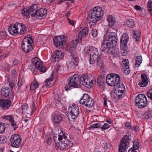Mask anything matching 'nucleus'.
Returning <instances> with one entry per match:
<instances>
[{"label": "nucleus", "instance_id": "nucleus-13", "mask_svg": "<svg viewBox=\"0 0 152 152\" xmlns=\"http://www.w3.org/2000/svg\"><path fill=\"white\" fill-rule=\"evenodd\" d=\"M130 139L129 136L124 135L121 141V144L119 147L118 150H123L125 151L128 148V145H129V140Z\"/></svg>", "mask_w": 152, "mask_h": 152}, {"label": "nucleus", "instance_id": "nucleus-31", "mask_svg": "<svg viewBox=\"0 0 152 152\" xmlns=\"http://www.w3.org/2000/svg\"><path fill=\"white\" fill-rule=\"evenodd\" d=\"M55 104H56V106H59L60 104H62L65 101V100H63V99H61L57 95L54 98Z\"/></svg>", "mask_w": 152, "mask_h": 152}, {"label": "nucleus", "instance_id": "nucleus-30", "mask_svg": "<svg viewBox=\"0 0 152 152\" xmlns=\"http://www.w3.org/2000/svg\"><path fill=\"white\" fill-rule=\"evenodd\" d=\"M88 77V76L86 75L85 74H82L80 77V79H79V85H80L81 84L83 86H86L87 85V83H88L85 82V79L86 78Z\"/></svg>", "mask_w": 152, "mask_h": 152}, {"label": "nucleus", "instance_id": "nucleus-36", "mask_svg": "<svg viewBox=\"0 0 152 152\" xmlns=\"http://www.w3.org/2000/svg\"><path fill=\"white\" fill-rule=\"evenodd\" d=\"M142 61V58L141 56H138L136 57L135 68H138Z\"/></svg>", "mask_w": 152, "mask_h": 152}, {"label": "nucleus", "instance_id": "nucleus-21", "mask_svg": "<svg viewBox=\"0 0 152 152\" xmlns=\"http://www.w3.org/2000/svg\"><path fill=\"white\" fill-rule=\"evenodd\" d=\"M1 106L3 109L6 110L11 105V102L8 99H1L0 100Z\"/></svg>", "mask_w": 152, "mask_h": 152}, {"label": "nucleus", "instance_id": "nucleus-37", "mask_svg": "<svg viewBox=\"0 0 152 152\" xmlns=\"http://www.w3.org/2000/svg\"><path fill=\"white\" fill-rule=\"evenodd\" d=\"M10 140L16 141L18 142H21V140L20 136L18 134H14L12 135L10 138Z\"/></svg>", "mask_w": 152, "mask_h": 152}, {"label": "nucleus", "instance_id": "nucleus-46", "mask_svg": "<svg viewBox=\"0 0 152 152\" xmlns=\"http://www.w3.org/2000/svg\"><path fill=\"white\" fill-rule=\"evenodd\" d=\"M78 65V64L75 63L73 61H70L68 64V66L70 67L71 69L75 68Z\"/></svg>", "mask_w": 152, "mask_h": 152}, {"label": "nucleus", "instance_id": "nucleus-28", "mask_svg": "<svg viewBox=\"0 0 152 152\" xmlns=\"http://www.w3.org/2000/svg\"><path fill=\"white\" fill-rule=\"evenodd\" d=\"M62 120V117L60 114H57L54 116L53 118V122L55 124H58Z\"/></svg>", "mask_w": 152, "mask_h": 152}, {"label": "nucleus", "instance_id": "nucleus-10", "mask_svg": "<svg viewBox=\"0 0 152 152\" xmlns=\"http://www.w3.org/2000/svg\"><path fill=\"white\" fill-rule=\"evenodd\" d=\"M104 38L110 42L113 45H116L118 41V38L116 32H110L107 31V34L104 35Z\"/></svg>", "mask_w": 152, "mask_h": 152}, {"label": "nucleus", "instance_id": "nucleus-23", "mask_svg": "<svg viewBox=\"0 0 152 152\" xmlns=\"http://www.w3.org/2000/svg\"><path fill=\"white\" fill-rule=\"evenodd\" d=\"M29 13L31 16H36L37 11H38L37 5L34 4L32 5L28 9Z\"/></svg>", "mask_w": 152, "mask_h": 152}, {"label": "nucleus", "instance_id": "nucleus-57", "mask_svg": "<svg viewBox=\"0 0 152 152\" xmlns=\"http://www.w3.org/2000/svg\"><path fill=\"white\" fill-rule=\"evenodd\" d=\"M68 48L69 50L70 51H71L70 52V53H71V54H72H72H73V53L74 54V51L75 50V48H74V46L71 47L69 45Z\"/></svg>", "mask_w": 152, "mask_h": 152}, {"label": "nucleus", "instance_id": "nucleus-45", "mask_svg": "<svg viewBox=\"0 0 152 152\" xmlns=\"http://www.w3.org/2000/svg\"><path fill=\"white\" fill-rule=\"evenodd\" d=\"M126 24L129 27L132 28L133 26V20L130 19L127 20L126 22Z\"/></svg>", "mask_w": 152, "mask_h": 152}, {"label": "nucleus", "instance_id": "nucleus-12", "mask_svg": "<svg viewBox=\"0 0 152 152\" xmlns=\"http://www.w3.org/2000/svg\"><path fill=\"white\" fill-rule=\"evenodd\" d=\"M31 61L32 64L41 72H45L46 71V69L45 67L43 66L42 65V63L40 61L38 58L35 57L33 58Z\"/></svg>", "mask_w": 152, "mask_h": 152}, {"label": "nucleus", "instance_id": "nucleus-29", "mask_svg": "<svg viewBox=\"0 0 152 152\" xmlns=\"http://www.w3.org/2000/svg\"><path fill=\"white\" fill-rule=\"evenodd\" d=\"M85 82L88 83H87V85H86V86L88 88H91V87H93L96 83V80L94 79H91L88 77L86 78L85 79Z\"/></svg>", "mask_w": 152, "mask_h": 152}, {"label": "nucleus", "instance_id": "nucleus-39", "mask_svg": "<svg viewBox=\"0 0 152 152\" xmlns=\"http://www.w3.org/2000/svg\"><path fill=\"white\" fill-rule=\"evenodd\" d=\"M21 12L23 16L27 17L29 16V13L28 9L24 8L21 10Z\"/></svg>", "mask_w": 152, "mask_h": 152}, {"label": "nucleus", "instance_id": "nucleus-47", "mask_svg": "<svg viewBox=\"0 0 152 152\" xmlns=\"http://www.w3.org/2000/svg\"><path fill=\"white\" fill-rule=\"evenodd\" d=\"M147 8L149 12L152 11V1H148L147 4Z\"/></svg>", "mask_w": 152, "mask_h": 152}, {"label": "nucleus", "instance_id": "nucleus-33", "mask_svg": "<svg viewBox=\"0 0 152 152\" xmlns=\"http://www.w3.org/2000/svg\"><path fill=\"white\" fill-rule=\"evenodd\" d=\"M53 76H51L49 79H46L45 81V85L48 88L51 87L53 85Z\"/></svg>", "mask_w": 152, "mask_h": 152}, {"label": "nucleus", "instance_id": "nucleus-25", "mask_svg": "<svg viewBox=\"0 0 152 152\" xmlns=\"http://www.w3.org/2000/svg\"><path fill=\"white\" fill-rule=\"evenodd\" d=\"M113 44L109 47L108 49V52L110 54L114 55V56H115V55H118L119 53V50L118 49H115L114 48L116 45H113Z\"/></svg>", "mask_w": 152, "mask_h": 152}, {"label": "nucleus", "instance_id": "nucleus-16", "mask_svg": "<svg viewBox=\"0 0 152 152\" xmlns=\"http://www.w3.org/2000/svg\"><path fill=\"white\" fill-rule=\"evenodd\" d=\"M47 13V10L46 9L40 8L39 10H38L35 17L41 20L46 17Z\"/></svg>", "mask_w": 152, "mask_h": 152}, {"label": "nucleus", "instance_id": "nucleus-51", "mask_svg": "<svg viewBox=\"0 0 152 152\" xmlns=\"http://www.w3.org/2000/svg\"><path fill=\"white\" fill-rule=\"evenodd\" d=\"M11 68L10 66L7 63L4 64V65L3 67V69L6 71H9Z\"/></svg>", "mask_w": 152, "mask_h": 152}, {"label": "nucleus", "instance_id": "nucleus-18", "mask_svg": "<svg viewBox=\"0 0 152 152\" xmlns=\"http://www.w3.org/2000/svg\"><path fill=\"white\" fill-rule=\"evenodd\" d=\"M18 23H17L13 25L10 26L8 28V31L12 35H15L18 34Z\"/></svg>", "mask_w": 152, "mask_h": 152}, {"label": "nucleus", "instance_id": "nucleus-44", "mask_svg": "<svg viewBox=\"0 0 152 152\" xmlns=\"http://www.w3.org/2000/svg\"><path fill=\"white\" fill-rule=\"evenodd\" d=\"M101 125L100 123H95L92 124L89 127V129H93L94 128H98L101 127Z\"/></svg>", "mask_w": 152, "mask_h": 152}, {"label": "nucleus", "instance_id": "nucleus-55", "mask_svg": "<svg viewBox=\"0 0 152 152\" xmlns=\"http://www.w3.org/2000/svg\"><path fill=\"white\" fill-rule=\"evenodd\" d=\"M91 34L92 36L94 37H96L97 35V31L96 29H93L92 30Z\"/></svg>", "mask_w": 152, "mask_h": 152}, {"label": "nucleus", "instance_id": "nucleus-52", "mask_svg": "<svg viewBox=\"0 0 152 152\" xmlns=\"http://www.w3.org/2000/svg\"><path fill=\"white\" fill-rule=\"evenodd\" d=\"M110 125L107 123L104 124L102 126L101 128L102 131H103L107 129L110 128Z\"/></svg>", "mask_w": 152, "mask_h": 152}, {"label": "nucleus", "instance_id": "nucleus-40", "mask_svg": "<svg viewBox=\"0 0 152 152\" xmlns=\"http://www.w3.org/2000/svg\"><path fill=\"white\" fill-rule=\"evenodd\" d=\"M114 93L118 97L119 99L122 98L124 96L125 92H121L118 90H115Z\"/></svg>", "mask_w": 152, "mask_h": 152}, {"label": "nucleus", "instance_id": "nucleus-50", "mask_svg": "<svg viewBox=\"0 0 152 152\" xmlns=\"http://www.w3.org/2000/svg\"><path fill=\"white\" fill-rule=\"evenodd\" d=\"M5 128L4 124L1 122H0V133H2L4 131Z\"/></svg>", "mask_w": 152, "mask_h": 152}, {"label": "nucleus", "instance_id": "nucleus-9", "mask_svg": "<svg viewBox=\"0 0 152 152\" xmlns=\"http://www.w3.org/2000/svg\"><path fill=\"white\" fill-rule=\"evenodd\" d=\"M128 39L129 37L128 34H123L121 38L120 41L121 52L122 55L123 56H125L127 54L126 46Z\"/></svg>", "mask_w": 152, "mask_h": 152}, {"label": "nucleus", "instance_id": "nucleus-24", "mask_svg": "<svg viewBox=\"0 0 152 152\" xmlns=\"http://www.w3.org/2000/svg\"><path fill=\"white\" fill-rule=\"evenodd\" d=\"M110 42L104 38V40L101 43L102 46L101 48L102 50V51H104L106 50L107 48H108V49L109 47H110L112 45V44H110Z\"/></svg>", "mask_w": 152, "mask_h": 152}, {"label": "nucleus", "instance_id": "nucleus-38", "mask_svg": "<svg viewBox=\"0 0 152 152\" xmlns=\"http://www.w3.org/2000/svg\"><path fill=\"white\" fill-rule=\"evenodd\" d=\"M39 84L36 80L33 81L31 84L30 88L31 90H34L38 88Z\"/></svg>", "mask_w": 152, "mask_h": 152}, {"label": "nucleus", "instance_id": "nucleus-58", "mask_svg": "<svg viewBox=\"0 0 152 152\" xmlns=\"http://www.w3.org/2000/svg\"><path fill=\"white\" fill-rule=\"evenodd\" d=\"M124 67L123 70H124V74L125 75H127L129 74L130 72L129 66H128V67Z\"/></svg>", "mask_w": 152, "mask_h": 152}, {"label": "nucleus", "instance_id": "nucleus-60", "mask_svg": "<svg viewBox=\"0 0 152 152\" xmlns=\"http://www.w3.org/2000/svg\"><path fill=\"white\" fill-rule=\"evenodd\" d=\"M77 42H78L77 41V39H76L75 41L73 40L72 42L71 43V44L69 45L71 47L74 46V48H75L77 44Z\"/></svg>", "mask_w": 152, "mask_h": 152}, {"label": "nucleus", "instance_id": "nucleus-4", "mask_svg": "<svg viewBox=\"0 0 152 152\" xmlns=\"http://www.w3.org/2000/svg\"><path fill=\"white\" fill-rule=\"evenodd\" d=\"M67 83L65 86L66 91L70 90L73 88L80 87L79 82V76L77 74H75L67 80Z\"/></svg>", "mask_w": 152, "mask_h": 152}, {"label": "nucleus", "instance_id": "nucleus-17", "mask_svg": "<svg viewBox=\"0 0 152 152\" xmlns=\"http://www.w3.org/2000/svg\"><path fill=\"white\" fill-rule=\"evenodd\" d=\"M148 82V79L146 75L144 74L141 75V80L139 83V85L141 87L146 86Z\"/></svg>", "mask_w": 152, "mask_h": 152}, {"label": "nucleus", "instance_id": "nucleus-34", "mask_svg": "<svg viewBox=\"0 0 152 152\" xmlns=\"http://www.w3.org/2000/svg\"><path fill=\"white\" fill-rule=\"evenodd\" d=\"M116 86H117V88L115 90L120 91V92H125L126 91L125 88L124 84L123 83H119Z\"/></svg>", "mask_w": 152, "mask_h": 152}, {"label": "nucleus", "instance_id": "nucleus-62", "mask_svg": "<svg viewBox=\"0 0 152 152\" xmlns=\"http://www.w3.org/2000/svg\"><path fill=\"white\" fill-rule=\"evenodd\" d=\"M0 35L3 38H5L7 36L6 33L5 31H2L0 32Z\"/></svg>", "mask_w": 152, "mask_h": 152}, {"label": "nucleus", "instance_id": "nucleus-3", "mask_svg": "<svg viewBox=\"0 0 152 152\" xmlns=\"http://www.w3.org/2000/svg\"><path fill=\"white\" fill-rule=\"evenodd\" d=\"M58 136L57 139V137L54 138L55 147L57 150L58 149L63 150L68 147H70L72 146V143H71L70 141L68 140L65 135L62 136L58 135Z\"/></svg>", "mask_w": 152, "mask_h": 152}, {"label": "nucleus", "instance_id": "nucleus-8", "mask_svg": "<svg viewBox=\"0 0 152 152\" xmlns=\"http://www.w3.org/2000/svg\"><path fill=\"white\" fill-rule=\"evenodd\" d=\"M80 103L86 107L91 108L94 106V102L88 94H85L80 100Z\"/></svg>", "mask_w": 152, "mask_h": 152}, {"label": "nucleus", "instance_id": "nucleus-19", "mask_svg": "<svg viewBox=\"0 0 152 152\" xmlns=\"http://www.w3.org/2000/svg\"><path fill=\"white\" fill-rule=\"evenodd\" d=\"M88 29L87 28H85L79 32L77 38L78 42H81L82 38L88 34Z\"/></svg>", "mask_w": 152, "mask_h": 152}, {"label": "nucleus", "instance_id": "nucleus-53", "mask_svg": "<svg viewBox=\"0 0 152 152\" xmlns=\"http://www.w3.org/2000/svg\"><path fill=\"white\" fill-rule=\"evenodd\" d=\"M63 70V66L60 65H59L57 69L56 72L58 73L61 74Z\"/></svg>", "mask_w": 152, "mask_h": 152}, {"label": "nucleus", "instance_id": "nucleus-6", "mask_svg": "<svg viewBox=\"0 0 152 152\" xmlns=\"http://www.w3.org/2000/svg\"><path fill=\"white\" fill-rule=\"evenodd\" d=\"M33 39L29 37H25L23 39L21 47L23 51L25 53H28L33 49Z\"/></svg>", "mask_w": 152, "mask_h": 152}, {"label": "nucleus", "instance_id": "nucleus-48", "mask_svg": "<svg viewBox=\"0 0 152 152\" xmlns=\"http://www.w3.org/2000/svg\"><path fill=\"white\" fill-rule=\"evenodd\" d=\"M7 138L3 136H0V143H4L7 142Z\"/></svg>", "mask_w": 152, "mask_h": 152}, {"label": "nucleus", "instance_id": "nucleus-59", "mask_svg": "<svg viewBox=\"0 0 152 152\" xmlns=\"http://www.w3.org/2000/svg\"><path fill=\"white\" fill-rule=\"evenodd\" d=\"M146 95L147 96L152 100V88L150 89L149 91L147 92Z\"/></svg>", "mask_w": 152, "mask_h": 152}, {"label": "nucleus", "instance_id": "nucleus-41", "mask_svg": "<svg viewBox=\"0 0 152 152\" xmlns=\"http://www.w3.org/2000/svg\"><path fill=\"white\" fill-rule=\"evenodd\" d=\"M28 105L26 104L23 105L20 108V110L22 111V113L24 114H26L28 113L27 111Z\"/></svg>", "mask_w": 152, "mask_h": 152}, {"label": "nucleus", "instance_id": "nucleus-2", "mask_svg": "<svg viewBox=\"0 0 152 152\" xmlns=\"http://www.w3.org/2000/svg\"><path fill=\"white\" fill-rule=\"evenodd\" d=\"M103 11L102 8L99 7H96L89 12L88 22L95 23L100 20L102 17Z\"/></svg>", "mask_w": 152, "mask_h": 152}, {"label": "nucleus", "instance_id": "nucleus-61", "mask_svg": "<svg viewBox=\"0 0 152 152\" xmlns=\"http://www.w3.org/2000/svg\"><path fill=\"white\" fill-rule=\"evenodd\" d=\"M135 113L136 117H137L138 118H142L141 112V111H135Z\"/></svg>", "mask_w": 152, "mask_h": 152}, {"label": "nucleus", "instance_id": "nucleus-27", "mask_svg": "<svg viewBox=\"0 0 152 152\" xmlns=\"http://www.w3.org/2000/svg\"><path fill=\"white\" fill-rule=\"evenodd\" d=\"M107 21L109 23V26L113 28L116 22L115 18L112 15H109L107 18Z\"/></svg>", "mask_w": 152, "mask_h": 152}, {"label": "nucleus", "instance_id": "nucleus-49", "mask_svg": "<svg viewBox=\"0 0 152 152\" xmlns=\"http://www.w3.org/2000/svg\"><path fill=\"white\" fill-rule=\"evenodd\" d=\"M24 81V79L23 77H19L17 85L19 88V87L22 85V83Z\"/></svg>", "mask_w": 152, "mask_h": 152}, {"label": "nucleus", "instance_id": "nucleus-42", "mask_svg": "<svg viewBox=\"0 0 152 152\" xmlns=\"http://www.w3.org/2000/svg\"><path fill=\"white\" fill-rule=\"evenodd\" d=\"M10 142H11L12 146L14 148H18L20 146V145L21 143V142H17L13 140H10Z\"/></svg>", "mask_w": 152, "mask_h": 152}, {"label": "nucleus", "instance_id": "nucleus-11", "mask_svg": "<svg viewBox=\"0 0 152 152\" xmlns=\"http://www.w3.org/2000/svg\"><path fill=\"white\" fill-rule=\"evenodd\" d=\"M68 112L71 118L74 120L79 115V108L75 104H70L68 108Z\"/></svg>", "mask_w": 152, "mask_h": 152}, {"label": "nucleus", "instance_id": "nucleus-15", "mask_svg": "<svg viewBox=\"0 0 152 152\" xmlns=\"http://www.w3.org/2000/svg\"><path fill=\"white\" fill-rule=\"evenodd\" d=\"M64 56L63 53L60 51L57 50L53 52L51 56V60L53 62L58 61Z\"/></svg>", "mask_w": 152, "mask_h": 152}, {"label": "nucleus", "instance_id": "nucleus-20", "mask_svg": "<svg viewBox=\"0 0 152 152\" xmlns=\"http://www.w3.org/2000/svg\"><path fill=\"white\" fill-rule=\"evenodd\" d=\"M10 90L9 88L6 87L2 88L0 92V94L2 97H6L8 98L9 97Z\"/></svg>", "mask_w": 152, "mask_h": 152}, {"label": "nucleus", "instance_id": "nucleus-64", "mask_svg": "<svg viewBox=\"0 0 152 152\" xmlns=\"http://www.w3.org/2000/svg\"><path fill=\"white\" fill-rule=\"evenodd\" d=\"M52 142V138L51 137L48 138L46 139V142L47 145H50Z\"/></svg>", "mask_w": 152, "mask_h": 152}, {"label": "nucleus", "instance_id": "nucleus-14", "mask_svg": "<svg viewBox=\"0 0 152 152\" xmlns=\"http://www.w3.org/2000/svg\"><path fill=\"white\" fill-rule=\"evenodd\" d=\"M64 36L56 37L53 39V43L56 47L61 46L66 44V41L65 40Z\"/></svg>", "mask_w": 152, "mask_h": 152}, {"label": "nucleus", "instance_id": "nucleus-63", "mask_svg": "<svg viewBox=\"0 0 152 152\" xmlns=\"http://www.w3.org/2000/svg\"><path fill=\"white\" fill-rule=\"evenodd\" d=\"M125 128L127 129H131V126L130 125V123L129 122H126L125 124Z\"/></svg>", "mask_w": 152, "mask_h": 152}, {"label": "nucleus", "instance_id": "nucleus-5", "mask_svg": "<svg viewBox=\"0 0 152 152\" xmlns=\"http://www.w3.org/2000/svg\"><path fill=\"white\" fill-rule=\"evenodd\" d=\"M120 76L118 74L111 73L106 77V81L107 84L110 86H116L120 83Z\"/></svg>", "mask_w": 152, "mask_h": 152}, {"label": "nucleus", "instance_id": "nucleus-35", "mask_svg": "<svg viewBox=\"0 0 152 152\" xmlns=\"http://www.w3.org/2000/svg\"><path fill=\"white\" fill-rule=\"evenodd\" d=\"M151 116V113L150 111L148 110L142 115V118L145 120L148 119Z\"/></svg>", "mask_w": 152, "mask_h": 152}, {"label": "nucleus", "instance_id": "nucleus-1", "mask_svg": "<svg viewBox=\"0 0 152 152\" xmlns=\"http://www.w3.org/2000/svg\"><path fill=\"white\" fill-rule=\"evenodd\" d=\"M86 53L90 54L89 62L90 64H93L96 60L97 65L100 67L103 66L104 62L102 59L98 56V52L96 48L93 46L87 47L85 48Z\"/></svg>", "mask_w": 152, "mask_h": 152}, {"label": "nucleus", "instance_id": "nucleus-32", "mask_svg": "<svg viewBox=\"0 0 152 152\" xmlns=\"http://www.w3.org/2000/svg\"><path fill=\"white\" fill-rule=\"evenodd\" d=\"M141 34V32L139 31H134V39H135L137 43L140 41V37Z\"/></svg>", "mask_w": 152, "mask_h": 152}, {"label": "nucleus", "instance_id": "nucleus-7", "mask_svg": "<svg viewBox=\"0 0 152 152\" xmlns=\"http://www.w3.org/2000/svg\"><path fill=\"white\" fill-rule=\"evenodd\" d=\"M135 105L140 108H142L148 105V101L146 96L143 94H139L136 97Z\"/></svg>", "mask_w": 152, "mask_h": 152}, {"label": "nucleus", "instance_id": "nucleus-54", "mask_svg": "<svg viewBox=\"0 0 152 152\" xmlns=\"http://www.w3.org/2000/svg\"><path fill=\"white\" fill-rule=\"evenodd\" d=\"M72 56V57L73 58V60L74 61V62L75 63H77L78 64V63L79 62V59L77 56H76L75 55H74V54H72H72H71Z\"/></svg>", "mask_w": 152, "mask_h": 152}, {"label": "nucleus", "instance_id": "nucleus-26", "mask_svg": "<svg viewBox=\"0 0 152 152\" xmlns=\"http://www.w3.org/2000/svg\"><path fill=\"white\" fill-rule=\"evenodd\" d=\"M18 30L20 29V31H18V34H24L26 31V28L24 24L21 23H18Z\"/></svg>", "mask_w": 152, "mask_h": 152}, {"label": "nucleus", "instance_id": "nucleus-22", "mask_svg": "<svg viewBox=\"0 0 152 152\" xmlns=\"http://www.w3.org/2000/svg\"><path fill=\"white\" fill-rule=\"evenodd\" d=\"M5 119L9 121L11 123V126L13 128L14 130H15L18 126L15 122H14L13 117L11 115H5L4 117Z\"/></svg>", "mask_w": 152, "mask_h": 152}, {"label": "nucleus", "instance_id": "nucleus-56", "mask_svg": "<svg viewBox=\"0 0 152 152\" xmlns=\"http://www.w3.org/2000/svg\"><path fill=\"white\" fill-rule=\"evenodd\" d=\"M123 67H128L129 66V62L128 60L127 59L124 60L123 61Z\"/></svg>", "mask_w": 152, "mask_h": 152}, {"label": "nucleus", "instance_id": "nucleus-43", "mask_svg": "<svg viewBox=\"0 0 152 152\" xmlns=\"http://www.w3.org/2000/svg\"><path fill=\"white\" fill-rule=\"evenodd\" d=\"M140 141L136 140L134 141V151L138 149L140 147Z\"/></svg>", "mask_w": 152, "mask_h": 152}]
</instances>
